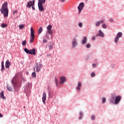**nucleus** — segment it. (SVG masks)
<instances>
[{"instance_id": "obj_13", "label": "nucleus", "mask_w": 124, "mask_h": 124, "mask_svg": "<svg viewBox=\"0 0 124 124\" xmlns=\"http://www.w3.org/2000/svg\"><path fill=\"white\" fill-rule=\"evenodd\" d=\"M97 35L101 36V37H104V33H103V32H102L101 30L99 31V33L96 35V36H97Z\"/></svg>"}, {"instance_id": "obj_34", "label": "nucleus", "mask_w": 124, "mask_h": 124, "mask_svg": "<svg viewBox=\"0 0 124 124\" xmlns=\"http://www.w3.org/2000/svg\"><path fill=\"white\" fill-rule=\"evenodd\" d=\"M91 77H94L95 76V73H92L91 74Z\"/></svg>"}, {"instance_id": "obj_17", "label": "nucleus", "mask_w": 124, "mask_h": 124, "mask_svg": "<svg viewBox=\"0 0 124 124\" xmlns=\"http://www.w3.org/2000/svg\"><path fill=\"white\" fill-rule=\"evenodd\" d=\"M87 41H88V38L87 37H84L83 40H82V44H86V43H87Z\"/></svg>"}, {"instance_id": "obj_49", "label": "nucleus", "mask_w": 124, "mask_h": 124, "mask_svg": "<svg viewBox=\"0 0 124 124\" xmlns=\"http://www.w3.org/2000/svg\"><path fill=\"white\" fill-rule=\"evenodd\" d=\"M64 0H62V1L63 2V1H64Z\"/></svg>"}, {"instance_id": "obj_21", "label": "nucleus", "mask_w": 124, "mask_h": 124, "mask_svg": "<svg viewBox=\"0 0 124 124\" xmlns=\"http://www.w3.org/2000/svg\"><path fill=\"white\" fill-rule=\"evenodd\" d=\"M4 70V65L3 61L1 62V71Z\"/></svg>"}, {"instance_id": "obj_37", "label": "nucleus", "mask_w": 124, "mask_h": 124, "mask_svg": "<svg viewBox=\"0 0 124 124\" xmlns=\"http://www.w3.org/2000/svg\"><path fill=\"white\" fill-rule=\"evenodd\" d=\"M55 81L56 84V85L58 86V79H57V78H55Z\"/></svg>"}, {"instance_id": "obj_1", "label": "nucleus", "mask_w": 124, "mask_h": 124, "mask_svg": "<svg viewBox=\"0 0 124 124\" xmlns=\"http://www.w3.org/2000/svg\"><path fill=\"white\" fill-rule=\"evenodd\" d=\"M7 2H5L3 4L0 11L2 14H3L4 17L8 16V9L7 8Z\"/></svg>"}, {"instance_id": "obj_18", "label": "nucleus", "mask_w": 124, "mask_h": 124, "mask_svg": "<svg viewBox=\"0 0 124 124\" xmlns=\"http://www.w3.org/2000/svg\"><path fill=\"white\" fill-rule=\"evenodd\" d=\"M0 97L1 98H2V99H5V97H4V94H3V91H1L0 93Z\"/></svg>"}, {"instance_id": "obj_3", "label": "nucleus", "mask_w": 124, "mask_h": 124, "mask_svg": "<svg viewBox=\"0 0 124 124\" xmlns=\"http://www.w3.org/2000/svg\"><path fill=\"white\" fill-rule=\"evenodd\" d=\"M46 38L47 39H50L49 37V34L52 35L53 34V31H52V26L51 25H48L46 27Z\"/></svg>"}, {"instance_id": "obj_6", "label": "nucleus", "mask_w": 124, "mask_h": 124, "mask_svg": "<svg viewBox=\"0 0 124 124\" xmlns=\"http://www.w3.org/2000/svg\"><path fill=\"white\" fill-rule=\"evenodd\" d=\"M84 6H85V4L84 2H81L79 4V6L78 7V9L79 13L81 12L82 10H83Z\"/></svg>"}, {"instance_id": "obj_7", "label": "nucleus", "mask_w": 124, "mask_h": 124, "mask_svg": "<svg viewBox=\"0 0 124 124\" xmlns=\"http://www.w3.org/2000/svg\"><path fill=\"white\" fill-rule=\"evenodd\" d=\"M34 0H33L32 1H29V2H28L27 5H26V7H29L30 8H31V6H32V5H34Z\"/></svg>"}, {"instance_id": "obj_28", "label": "nucleus", "mask_w": 124, "mask_h": 124, "mask_svg": "<svg viewBox=\"0 0 124 124\" xmlns=\"http://www.w3.org/2000/svg\"><path fill=\"white\" fill-rule=\"evenodd\" d=\"M119 39H120V38H118V37L116 36L114 40L115 43H118Z\"/></svg>"}, {"instance_id": "obj_31", "label": "nucleus", "mask_w": 124, "mask_h": 124, "mask_svg": "<svg viewBox=\"0 0 124 124\" xmlns=\"http://www.w3.org/2000/svg\"><path fill=\"white\" fill-rule=\"evenodd\" d=\"M106 102V98L103 97L102 98V103L104 104Z\"/></svg>"}, {"instance_id": "obj_19", "label": "nucleus", "mask_w": 124, "mask_h": 124, "mask_svg": "<svg viewBox=\"0 0 124 124\" xmlns=\"http://www.w3.org/2000/svg\"><path fill=\"white\" fill-rule=\"evenodd\" d=\"M24 51L25 53H27V54H29L31 55V50L28 49L27 48H24Z\"/></svg>"}, {"instance_id": "obj_9", "label": "nucleus", "mask_w": 124, "mask_h": 124, "mask_svg": "<svg viewBox=\"0 0 124 124\" xmlns=\"http://www.w3.org/2000/svg\"><path fill=\"white\" fill-rule=\"evenodd\" d=\"M10 65H11V63L9 62V60H7L5 62V67L7 69H9Z\"/></svg>"}, {"instance_id": "obj_44", "label": "nucleus", "mask_w": 124, "mask_h": 124, "mask_svg": "<svg viewBox=\"0 0 124 124\" xmlns=\"http://www.w3.org/2000/svg\"><path fill=\"white\" fill-rule=\"evenodd\" d=\"M0 118H2V114L0 113Z\"/></svg>"}, {"instance_id": "obj_41", "label": "nucleus", "mask_w": 124, "mask_h": 124, "mask_svg": "<svg viewBox=\"0 0 124 124\" xmlns=\"http://www.w3.org/2000/svg\"><path fill=\"white\" fill-rule=\"evenodd\" d=\"M95 36H93V37H92V40H94L95 39Z\"/></svg>"}, {"instance_id": "obj_8", "label": "nucleus", "mask_w": 124, "mask_h": 124, "mask_svg": "<svg viewBox=\"0 0 124 124\" xmlns=\"http://www.w3.org/2000/svg\"><path fill=\"white\" fill-rule=\"evenodd\" d=\"M103 23H105V21H104L103 19H102L97 21L95 23V26L96 27H99L100 26V24H103Z\"/></svg>"}, {"instance_id": "obj_42", "label": "nucleus", "mask_w": 124, "mask_h": 124, "mask_svg": "<svg viewBox=\"0 0 124 124\" xmlns=\"http://www.w3.org/2000/svg\"><path fill=\"white\" fill-rule=\"evenodd\" d=\"M93 67H95L96 66V64H93Z\"/></svg>"}, {"instance_id": "obj_50", "label": "nucleus", "mask_w": 124, "mask_h": 124, "mask_svg": "<svg viewBox=\"0 0 124 124\" xmlns=\"http://www.w3.org/2000/svg\"><path fill=\"white\" fill-rule=\"evenodd\" d=\"M79 119L81 120V117H79Z\"/></svg>"}, {"instance_id": "obj_32", "label": "nucleus", "mask_w": 124, "mask_h": 124, "mask_svg": "<svg viewBox=\"0 0 124 124\" xmlns=\"http://www.w3.org/2000/svg\"><path fill=\"white\" fill-rule=\"evenodd\" d=\"M27 44V41L26 40H24L22 41V44L23 46H25V45H26V44Z\"/></svg>"}, {"instance_id": "obj_40", "label": "nucleus", "mask_w": 124, "mask_h": 124, "mask_svg": "<svg viewBox=\"0 0 124 124\" xmlns=\"http://www.w3.org/2000/svg\"><path fill=\"white\" fill-rule=\"evenodd\" d=\"M43 42V43H46V42H47V40H46L45 39H44Z\"/></svg>"}, {"instance_id": "obj_43", "label": "nucleus", "mask_w": 124, "mask_h": 124, "mask_svg": "<svg viewBox=\"0 0 124 124\" xmlns=\"http://www.w3.org/2000/svg\"><path fill=\"white\" fill-rule=\"evenodd\" d=\"M16 13H17V11L15 10V11L13 12V14H15Z\"/></svg>"}, {"instance_id": "obj_15", "label": "nucleus", "mask_w": 124, "mask_h": 124, "mask_svg": "<svg viewBox=\"0 0 124 124\" xmlns=\"http://www.w3.org/2000/svg\"><path fill=\"white\" fill-rule=\"evenodd\" d=\"M81 87H82V83L80 82H79L78 84V87L76 88V90L78 91H80Z\"/></svg>"}, {"instance_id": "obj_16", "label": "nucleus", "mask_w": 124, "mask_h": 124, "mask_svg": "<svg viewBox=\"0 0 124 124\" xmlns=\"http://www.w3.org/2000/svg\"><path fill=\"white\" fill-rule=\"evenodd\" d=\"M54 45H53L52 43H49L48 44V48L49 49V50H52V49H53Z\"/></svg>"}, {"instance_id": "obj_30", "label": "nucleus", "mask_w": 124, "mask_h": 124, "mask_svg": "<svg viewBox=\"0 0 124 124\" xmlns=\"http://www.w3.org/2000/svg\"><path fill=\"white\" fill-rule=\"evenodd\" d=\"M1 28H6V27H7V25H6V24L5 23H2L1 25Z\"/></svg>"}, {"instance_id": "obj_35", "label": "nucleus", "mask_w": 124, "mask_h": 124, "mask_svg": "<svg viewBox=\"0 0 124 124\" xmlns=\"http://www.w3.org/2000/svg\"><path fill=\"white\" fill-rule=\"evenodd\" d=\"M60 84H62V77L60 78Z\"/></svg>"}, {"instance_id": "obj_36", "label": "nucleus", "mask_w": 124, "mask_h": 124, "mask_svg": "<svg viewBox=\"0 0 124 124\" xmlns=\"http://www.w3.org/2000/svg\"><path fill=\"white\" fill-rule=\"evenodd\" d=\"M91 119L93 121L95 119V116L94 115H93L91 117Z\"/></svg>"}, {"instance_id": "obj_10", "label": "nucleus", "mask_w": 124, "mask_h": 124, "mask_svg": "<svg viewBox=\"0 0 124 124\" xmlns=\"http://www.w3.org/2000/svg\"><path fill=\"white\" fill-rule=\"evenodd\" d=\"M42 100H43V103L45 104L46 103L45 101H46V92H44L43 93Z\"/></svg>"}, {"instance_id": "obj_2", "label": "nucleus", "mask_w": 124, "mask_h": 124, "mask_svg": "<svg viewBox=\"0 0 124 124\" xmlns=\"http://www.w3.org/2000/svg\"><path fill=\"white\" fill-rule=\"evenodd\" d=\"M122 100V96L120 95L117 96L116 97L114 95L112 96V99H110V103H113L114 104H119L120 101Z\"/></svg>"}, {"instance_id": "obj_23", "label": "nucleus", "mask_w": 124, "mask_h": 124, "mask_svg": "<svg viewBox=\"0 0 124 124\" xmlns=\"http://www.w3.org/2000/svg\"><path fill=\"white\" fill-rule=\"evenodd\" d=\"M7 90H8L9 92H12V88L9 85L7 86Z\"/></svg>"}, {"instance_id": "obj_24", "label": "nucleus", "mask_w": 124, "mask_h": 124, "mask_svg": "<svg viewBox=\"0 0 124 124\" xmlns=\"http://www.w3.org/2000/svg\"><path fill=\"white\" fill-rule=\"evenodd\" d=\"M42 31H43V30L42 29V27H40L38 30V34H40V33L42 32Z\"/></svg>"}, {"instance_id": "obj_39", "label": "nucleus", "mask_w": 124, "mask_h": 124, "mask_svg": "<svg viewBox=\"0 0 124 124\" xmlns=\"http://www.w3.org/2000/svg\"><path fill=\"white\" fill-rule=\"evenodd\" d=\"M109 21H110L111 22V23H113V22H114V20L112 18H110L109 19Z\"/></svg>"}, {"instance_id": "obj_22", "label": "nucleus", "mask_w": 124, "mask_h": 124, "mask_svg": "<svg viewBox=\"0 0 124 124\" xmlns=\"http://www.w3.org/2000/svg\"><path fill=\"white\" fill-rule=\"evenodd\" d=\"M123 36V33H122L121 32H119L118 33L116 37H118L119 38H120V37H122Z\"/></svg>"}, {"instance_id": "obj_45", "label": "nucleus", "mask_w": 124, "mask_h": 124, "mask_svg": "<svg viewBox=\"0 0 124 124\" xmlns=\"http://www.w3.org/2000/svg\"><path fill=\"white\" fill-rule=\"evenodd\" d=\"M32 8L33 10H35V8H34V7H33V6H32Z\"/></svg>"}, {"instance_id": "obj_12", "label": "nucleus", "mask_w": 124, "mask_h": 124, "mask_svg": "<svg viewBox=\"0 0 124 124\" xmlns=\"http://www.w3.org/2000/svg\"><path fill=\"white\" fill-rule=\"evenodd\" d=\"M77 41H76V39H74V40L72 42V45H73V47L74 48V47H76L77 46Z\"/></svg>"}, {"instance_id": "obj_14", "label": "nucleus", "mask_w": 124, "mask_h": 124, "mask_svg": "<svg viewBox=\"0 0 124 124\" xmlns=\"http://www.w3.org/2000/svg\"><path fill=\"white\" fill-rule=\"evenodd\" d=\"M30 55H36V53H35V49L33 48L32 49H30Z\"/></svg>"}, {"instance_id": "obj_11", "label": "nucleus", "mask_w": 124, "mask_h": 124, "mask_svg": "<svg viewBox=\"0 0 124 124\" xmlns=\"http://www.w3.org/2000/svg\"><path fill=\"white\" fill-rule=\"evenodd\" d=\"M38 6L40 11H44V8L43 7L42 4H38Z\"/></svg>"}, {"instance_id": "obj_48", "label": "nucleus", "mask_w": 124, "mask_h": 124, "mask_svg": "<svg viewBox=\"0 0 124 124\" xmlns=\"http://www.w3.org/2000/svg\"><path fill=\"white\" fill-rule=\"evenodd\" d=\"M23 108L25 109V108H26V107H24Z\"/></svg>"}, {"instance_id": "obj_51", "label": "nucleus", "mask_w": 124, "mask_h": 124, "mask_svg": "<svg viewBox=\"0 0 124 124\" xmlns=\"http://www.w3.org/2000/svg\"><path fill=\"white\" fill-rule=\"evenodd\" d=\"M62 1V0H61Z\"/></svg>"}, {"instance_id": "obj_38", "label": "nucleus", "mask_w": 124, "mask_h": 124, "mask_svg": "<svg viewBox=\"0 0 124 124\" xmlns=\"http://www.w3.org/2000/svg\"><path fill=\"white\" fill-rule=\"evenodd\" d=\"M86 47H87V48H91V45L89 44H88L86 45Z\"/></svg>"}, {"instance_id": "obj_5", "label": "nucleus", "mask_w": 124, "mask_h": 124, "mask_svg": "<svg viewBox=\"0 0 124 124\" xmlns=\"http://www.w3.org/2000/svg\"><path fill=\"white\" fill-rule=\"evenodd\" d=\"M42 68V64H41L40 63H36V68L37 72H39L41 70Z\"/></svg>"}, {"instance_id": "obj_29", "label": "nucleus", "mask_w": 124, "mask_h": 124, "mask_svg": "<svg viewBox=\"0 0 124 124\" xmlns=\"http://www.w3.org/2000/svg\"><path fill=\"white\" fill-rule=\"evenodd\" d=\"M31 75L33 78H35V77H36V73H35L34 72L32 73Z\"/></svg>"}, {"instance_id": "obj_46", "label": "nucleus", "mask_w": 124, "mask_h": 124, "mask_svg": "<svg viewBox=\"0 0 124 124\" xmlns=\"http://www.w3.org/2000/svg\"><path fill=\"white\" fill-rule=\"evenodd\" d=\"M13 80H14V78L13 79L12 82L13 83V84H14V82L13 81Z\"/></svg>"}, {"instance_id": "obj_47", "label": "nucleus", "mask_w": 124, "mask_h": 124, "mask_svg": "<svg viewBox=\"0 0 124 124\" xmlns=\"http://www.w3.org/2000/svg\"><path fill=\"white\" fill-rule=\"evenodd\" d=\"M34 71H35V68H34Z\"/></svg>"}, {"instance_id": "obj_27", "label": "nucleus", "mask_w": 124, "mask_h": 124, "mask_svg": "<svg viewBox=\"0 0 124 124\" xmlns=\"http://www.w3.org/2000/svg\"><path fill=\"white\" fill-rule=\"evenodd\" d=\"M102 28H103V29H107V25H106V24L103 23L102 25Z\"/></svg>"}, {"instance_id": "obj_25", "label": "nucleus", "mask_w": 124, "mask_h": 124, "mask_svg": "<svg viewBox=\"0 0 124 124\" xmlns=\"http://www.w3.org/2000/svg\"><path fill=\"white\" fill-rule=\"evenodd\" d=\"M20 30H22V29H24L25 28V25L24 24L19 25L18 26Z\"/></svg>"}, {"instance_id": "obj_33", "label": "nucleus", "mask_w": 124, "mask_h": 124, "mask_svg": "<svg viewBox=\"0 0 124 124\" xmlns=\"http://www.w3.org/2000/svg\"><path fill=\"white\" fill-rule=\"evenodd\" d=\"M78 26L79 28H82V27L83 26V23H82L81 22L79 23Z\"/></svg>"}, {"instance_id": "obj_26", "label": "nucleus", "mask_w": 124, "mask_h": 124, "mask_svg": "<svg viewBox=\"0 0 124 124\" xmlns=\"http://www.w3.org/2000/svg\"><path fill=\"white\" fill-rule=\"evenodd\" d=\"M66 78L65 77H62V84L66 82Z\"/></svg>"}, {"instance_id": "obj_4", "label": "nucleus", "mask_w": 124, "mask_h": 124, "mask_svg": "<svg viewBox=\"0 0 124 124\" xmlns=\"http://www.w3.org/2000/svg\"><path fill=\"white\" fill-rule=\"evenodd\" d=\"M30 37V43H32V42L34 41V38L35 37L34 36V31L33 30V28H32V27L31 28Z\"/></svg>"}, {"instance_id": "obj_20", "label": "nucleus", "mask_w": 124, "mask_h": 124, "mask_svg": "<svg viewBox=\"0 0 124 124\" xmlns=\"http://www.w3.org/2000/svg\"><path fill=\"white\" fill-rule=\"evenodd\" d=\"M46 1V0H39V2L38 4H42L43 3H45Z\"/></svg>"}]
</instances>
